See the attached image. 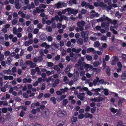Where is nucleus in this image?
<instances>
[{
  "label": "nucleus",
  "instance_id": "1",
  "mask_svg": "<svg viewBox=\"0 0 126 126\" xmlns=\"http://www.w3.org/2000/svg\"><path fill=\"white\" fill-rule=\"evenodd\" d=\"M89 32L88 31H82L81 33V37L84 38V42H87L89 37Z\"/></svg>",
  "mask_w": 126,
  "mask_h": 126
},
{
  "label": "nucleus",
  "instance_id": "2",
  "mask_svg": "<svg viewBox=\"0 0 126 126\" xmlns=\"http://www.w3.org/2000/svg\"><path fill=\"white\" fill-rule=\"evenodd\" d=\"M85 24V22L82 20L81 21H79L77 23V26L79 27L80 31H82L83 30L84 28L83 26H84Z\"/></svg>",
  "mask_w": 126,
  "mask_h": 126
},
{
  "label": "nucleus",
  "instance_id": "3",
  "mask_svg": "<svg viewBox=\"0 0 126 126\" xmlns=\"http://www.w3.org/2000/svg\"><path fill=\"white\" fill-rule=\"evenodd\" d=\"M109 26V23H106V22H103L101 24V27L102 28H103L105 27V29L107 30V29L108 30H109L108 28Z\"/></svg>",
  "mask_w": 126,
  "mask_h": 126
},
{
  "label": "nucleus",
  "instance_id": "4",
  "mask_svg": "<svg viewBox=\"0 0 126 126\" xmlns=\"http://www.w3.org/2000/svg\"><path fill=\"white\" fill-rule=\"evenodd\" d=\"M70 11H69V15H71V14H73L74 15H76L78 13V10H75L74 9H72L71 8H69Z\"/></svg>",
  "mask_w": 126,
  "mask_h": 126
},
{
  "label": "nucleus",
  "instance_id": "5",
  "mask_svg": "<svg viewBox=\"0 0 126 126\" xmlns=\"http://www.w3.org/2000/svg\"><path fill=\"white\" fill-rule=\"evenodd\" d=\"M106 19L108 20V22L110 24H113L114 25H115L117 23V21L116 20H114L113 21H112L111 19H110L108 17H107L106 18Z\"/></svg>",
  "mask_w": 126,
  "mask_h": 126
},
{
  "label": "nucleus",
  "instance_id": "6",
  "mask_svg": "<svg viewBox=\"0 0 126 126\" xmlns=\"http://www.w3.org/2000/svg\"><path fill=\"white\" fill-rule=\"evenodd\" d=\"M102 61L101 58L99 59L98 61L94 62L93 63L94 66V67H97L98 65H100Z\"/></svg>",
  "mask_w": 126,
  "mask_h": 126
},
{
  "label": "nucleus",
  "instance_id": "7",
  "mask_svg": "<svg viewBox=\"0 0 126 126\" xmlns=\"http://www.w3.org/2000/svg\"><path fill=\"white\" fill-rule=\"evenodd\" d=\"M57 115L58 117H62L65 115L63 111H59L58 112Z\"/></svg>",
  "mask_w": 126,
  "mask_h": 126
},
{
  "label": "nucleus",
  "instance_id": "8",
  "mask_svg": "<svg viewBox=\"0 0 126 126\" xmlns=\"http://www.w3.org/2000/svg\"><path fill=\"white\" fill-rule=\"evenodd\" d=\"M84 117L85 118H89L92 119L93 118L92 115L89 113L86 112L84 114Z\"/></svg>",
  "mask_w": 126,
  "mask_h": 126
},
{
  "label": "nucleus",
  "instance_id": "9",
  "mask_svg": "<svg viewBox=\"0 0 126 126\" xmlns=\"http://www.w3.org/2000/svg\"><path fill=\"white\" fill-rule=\"evenodd\" d=\"M15 8L16 9H18L20 8L21 6L18 1L16 0L15 2Z\"/></svg>",
  "mask_w": 126,
  "mask_h": 126
},
{
  "label": "nucleus",
  "instance_id": "10",
  "mask_svg": "<svg viewBox=\"0 0 126 126\" xmlns=\"http://www.w3.org/2000/svg\"><path fill=\"white\" fill-rule=\"evenodd\" d=\"M84 41V39L81 38H79L77 40V43L78 44H79L80 45H82L83 44Z\"/></svg>",
  "mask_w": 126,
  "mask_h": 126
},
{
  "label": "nucleus",
  "instance_id": "11",
  "mask_svg": "<svg viewBox=\"0 0 126 126\" xmlns=\"http://www.w3.org/2000/svg\"><path fill=\"white\" fill-rule=\"evenodd\" d=\"M121 79L125 80L126 79V71L123 72L121 76Z\"/></svg>",
  "mask_w": 126,
  "mask_h": 126
},
{
  "label": "nucleus",
  "instance_id": "12",
  "mask_svg": "<svg viewBox=\"0 0 126 126\" xmlns=\"http://www.w3.org/2000/svg\"><path fill=\"white\" fill-rule=\"evenodd\" d=\"M84 94V93H79V94H78L77 95V97L80 99L82 101L83 100L84 98V96L83 97H82L81 96L82 95H83Z\"/></svg>",
  "mask_w": 126,
  "mask_h": 126
},
{
  "label": "nucleus",
  "instance_id": "13",
  "mask_svg": "<svg viewBox=\"0 0 126 126\" xmlns=\"http://www.w3.org/2000/svg\"><path fill=\"white\" fill-rule=\"evenodd\" d=\"M77 121V118L74 117L73 116H72L71 118V121L72 124L75 123Z\"/></svg>",
  "mask_w": 126,
  "mask_h": 126
},
{
  "label": "nucleus",
  "instance_id": "14",
  "mask_svg": "<svg viewBox=\"0 0 126 126\" xmlns=\"http://www.w3.org/2000/svg\"><path fill=\"white\" fill-rule=\"evenodd\" d=\"M32 81V79L30 78L27 79L26 78H25L23 80V81L24 83L26 82L30 83Z\"/></svg>",
  "mask_w": 126,
  "mask_h": 126
},
{
  "label": "nucleus",
  "instance_id": "15",
  "mask_svg": "<svg viewBox=\"0 0 126 126\" xmlns=\"http://www.w3.org/2000/svg\"><path fill=\"white\" fill-rule=\"evenodd\" d=\"M49 114V111L48 109L45 110L43 113V115L44 116L45 115L46 116H48Z\"/></svg>",
  "mask_w": 126,
  "mask_h": 126
},
{
  "label": "nucleus",
  "instance_id": "16",
  "mask_svg": "<svg viewBox=\"0 0 126 126\" xmlns=\"http://www.w3.org/2000/svg\"><path fill=\"white\" fill-rule=\"evenodd\" d=\"M110 71L111 69L110 68L109 66H108L106 69V72L108 76H110Z\"/></svg>",
  "mask_w": 126,
  "mask_h": 126
},
{
  "label": "nucleus",
  "instance_id": "17",
  "mask_svg": "<svg viewBox=\"0 0 126 126\" xmlns=\"http://www.w3.org/2000/svg\"><path fill=\"white\" fill-rule=\"evenodd\" d=\"M69 4L70 6H72L73 4H76L77 1L76 0H69Z\"/></svg>",
  "mask_w": 126,
  "mask_h": 126
},
{
  "label": "nucleus",
  "instance_id": "18",
  "mask_svg": "<svg viewBox=\"0 0 126 126\" xmlns=\"http://www.w3.org/2000/svg\"><path fill=\"white\" fill-rule=\"evenodd\" d=\"M107 17H108L107 16L105 17V15H103V16L99 18L100 21V22H103V21H108V20L106 19V18Z\"/></svg>",
  "mask_w": 126,
  "mask_h": 126
},
{
  "label": "nucleus",
  "instance_id": "19",
  "mask_svg": "<svg viewBox=\"0 0 126 126\" xmlns=\"http://www.w3.org/2000/svg\"><path fill=\"white\" fill-rule=\"evenodd\" d=\"M60 90L62 94H64L68 91V89L67 87H65L64 89H60Z\"/></svg>",
  "mask_w": 126,
  "mask_h": 126
},
{
  "label": "nucleus",
  "instance_id": "20",
  "mask_svg": "<svg viewBox=\"0 0 126 126\" xmlns=\"http://www.w3.org/2000/svg\"><path fill=\"white\" fill-rule=\"evenodd\" d=\"M82 66L83 67H85L87 69L90 68V65L88 64H86L85 62H83Z\"/></svg>",
  "mask_w": 126,
  "mask_h": 126
},
{
  "label": "nucleus",
  "instance_id": "21",
  "mask_svg": "<svg viewBox=\"0 0 126 126\" xmlns=\"http://www.w3.org/2000/svg\"><path fill=\"white\" fill-rule=\"evenodd\" d=\"M124 99H119L118 102V105L120 107H121L122 105V103L124 100Z\"/></svg>",
  "mask_w": 126,
  "mask_h": 126
},
{
  "label": "nucleus",
  "instance_id": "22",
  "mask_svg": "<svg viewBox=\"0 0 126 126\" xmlns=\"http://www.w3.org/2000/svg\"><path fill=\"white\" fill-rule=\"evenodd\" d=\"M12 61V60L11 57H9L8 58L6 61V64L8 65H10L11 64V63Z\"/></svg>",
  "mask_w": 126,
  "mask_h": 126
},
{
  "label": "nucleus",
  "instance_id": "23",
  "mask_svg": "<svg viewBox=\"0 0 126 126\" xmlns=\"http://www.w3.org/2000/svg\"><path fill=\"white\" fill-rule=\"evenodd\" d=\"M50 101L52 102V103L54 104H55L56 103V99L54 97H51L50 99Z\"/></svg>",
  "mask_w": 126,
  "mask_h": 126
},
{
  "label": "nucleus",
  "instance_id": "24",
  "mask_svg": "<svg viewBox=\"0 0 126 126\" xmlns=\"http://www.w3.org/2000/svg\"><path fill=\"white\" fill-rule=\"evenodd\" d=\"M63 3H59L56 5V7L57 8L59 9L62 7V6L63 5Z\"/></svg>",
  "mask_w": 126,
  "mask_h": 126
},
{
  "label": "nucleus",
  "instance_id": "25",
  "mask_svg": "<svg viewBox=\"0 0 126 126\" xmlns=\"http://www.w3.org/2000/svg\"><path fill=\"white\" fill-rule=\"evenodd\" d=\"M18 21L17 19L16 18L13 19L12 21V24L13 25H15L17 23Z\"/></svg>",
  "mask_w": 126,
  "mask_h": 126
},
{
  "label": "nucleus",
  "instance_id": "26",
  "mask_svg": "<svg viewBox=\"0 0 126 126\" xmlns=\"http://www.w3.org/2000/svg\"><path fill=\"white\" fill-rule=\"evenodd\" d=\"M100 45V43L98 41H96L94 44V46L95 47H98Z\"/></svg>",
  "mask_w": 126,
  "mask_h": 126
},
{
  "label": "nucleus",
  "instance_id": "27",
  "mask_svg": "<svg viewBox=\"0 0 126 126\" xmlns=\"http://www.w3.org/2000/svg\"><path fill=\"white\" fill-rule=\"evenodd\" d=\"M70 11V9L69 8L66 9L64 10H63L62 11L63 14H65L67 12H68V14L69 15L70 14L69 13V11Z\"/></svg>",
  "mask_w": 126,
  "mask_h": 126
},
{
  "label": "nucleus",
  "instance_id": "28",
  "mask_svg": "<svg viewBox=\"0 0 126 126\" xmlns=\"http://www.w3.org/2000/svg\"><path fill=\"white\" fill-rule=\"evenodd\" d=\"M47 39V36L46 34L42 35H41V39L45 40Z\"/></svg>",
  "mask_w": 126,
  "mask_h": 126
},
{
  "label": "nucleus",
  "instance_id": "29",
  "mask_svg": "<svg viewBox=\"0 0 126 126\" xmlns=\"http://www.w3.org/2000/svg\"><path fill=\"white\" fill-rule=\"evenodd\" d=\"M87 52L88 53H89L90 52H93L94 50L93 48H88L87 49Z\"/></svg>",
  "mask_w": 126,
  "mask_h": 126
},
{
  "label": "nucleus",
  "instance_id": "30",
  "mask_svg": "<svg viewBox=\"0 0 126 126\" xmlns=\"http://www.w3.org/2000/svg\"><path fill=\"white\" fill-rule=\"evenodd\" d=\"M111 111L114 114L116 112L118 111V110L117 109H115L114 108H111Z\"/></svg>",
  "mask_w": 126,
  "mask_h": 126
},
{
  "label": "nucleus",
  "instance_id": "31",
  "mask_svg": "<svg viewBox=\"0 0 126 126\" xmlns=\"http://www.w3.org/2000/svg\"><path fill=\"white\" fill-rule=\"evenodd\" d=\"M104 99V98L103 97H101L99 96L98 97H97V102H100L102 101Z\"/></svg>",
  "mask_w": 126,
  "mask_h": 126
},
{
  "label": "nucleus",
  "instance_id": "32",
  "mask_svg": "<svg viewBox=\"0 0 126 126\" xmlns=\"http://www.w3.org/2000/svg\"><path fill=\"white\" fill-rule=\"evenodd\" d=\"M68 103V101L66 99H64L63 101V105L65 106Z\"/></svg>",
  "mask_w": 126,
  "mask_h": 126
},
{
  "label": "nucleus",
  "instance_id": "33",
  "mask_svg": "<svg viewBox=\"0 0 126 126\" xmlns=\"http://www.w3.org/2000/svg\"><path fill=\"white\" fill-rule=\"evenodd\" d=\"M104 94L106 96L108 95L109 94L108 89H104Z\"/></svg>",
  "mask_w": 126,
  "mask_h": 126
},
{
  "label": "nucleus",
  "instance_id": "34",
  "mask_svg": "<svg viewBox=\"0 0 126 126\" xmlns=\"http://www.w3.org/2000/svg\"><path fill=\"white\" fill-rule=\"evenodd\" d=\"M13 33L14 34H17V31L16 28V27H14L13 28Z\"/></svg>",
  "mask_w": 126,
  "mask_h": 126
},
{
  "label": "nucleus",
  "instance_id": "35",
  "mask_svg": "<svg viewBox=\"0 0 126 126\" xmlns=\"http://www.w3.org/2000/svg\"><path fill=\"white\" fill-rule=\"evenodd\" d=\"M117 126H124L123 123L122 121H119L117 123Z\"/></svg>",
  "mask_w": 126,
  "mask_h": 126
},
{
  "label": "nucleus",
  "instance_id": "36",
  "mask_svg": "<svg viewBox=\"0 0 126 126\" xmlns=\"http://www.w3.org/2000/svg\"><path fill=\"white\" fill-rule=\"evenodd\" d=\"M36 66V64L35 63L31 62V64H30V67L31 68H34Z\"/></svg>",
  "mask_w": 126,
  "mask_h": 126
},
{
  "label": "nucleus",
  "instance_id": "37",
  "mask_svg": "<svg viewBox=\"0 0 126 126\" xmlns=\"http://www.w3.org/2000/svg\"><path fill=\"white\" fill-rule=\"evenodd\" d=\"M46 88V84L44 83H43L42 84V87L41 88V89L42 90H44Z\"/></svg>",
  "mask_w": 126,
  "mask_h": 126
},
{
  "label": "nucleus",
  "instance_id": "38",
  "mask_svg": "<svg viewBox=\"0 0 126 126\" xmlns=\"http://www.w3.org/2000/svg\"><path fill=\"white\" fill-rule=\"evenodd\" d=\"M100 6L106 8L107 7V5L106 4L104 3L103 2H101L100 4Z\"/></svg>",
  "mask_w": 126,
  "mask_h": 126
},
{
  "label": "nucleus",
  "instance_id": "39",
  "mask_svg": "<svg viewBox=\"0 0 126 126\" xmlns=\"http://www.w3.org/2000/svg\"><path fill=\"white\" fill-rule=\"evenodd\" d=\"M96 108L95 106L93 108H92L91 109V112L93 114L94 113L96 110Z\"/></svg>",
  "mask_w": 126,
  "mask_h": 126
},
{
  "label": "nucleus",
  "instance_id": "40",
  "mask_svg": "<svg viewBox=\"0 0 126 126\" xmlns=\"http://www.w3.org/2000/svg\"><path fill=\"white\" fill-rule=\"evenodd\" d=\"M86 58L87 60L89 61H91L92 60V56L89 55L86 56Z\"/></svg>",
  "mask_w": 126,
  "mask_h": 126
},
{
  "label": "nucleus",
  "instance_id": "41",
  "mask_svg": "<svg viewBox=\"0 0 126 126\" xmlns=\"http://www.w3.org/2000/svg\"><path fill=\"white\" fill-rule=\"evenodd\" d=\"M22 66V69L23 70H25L26 68V67H27V64L25 63H24L23 64Z\"/></svg>",
  "mask_w": 126,
  "mask_h": 126
},
{
  "label": "nucleus",
  "instance_id": "42",
  "mask_svg": "<svg viewBox=\"0 0 126 126\" xmlns=\"http://www.w3.org/2000/svg\"><path fill=\"white\" fill-rule=\"evenodd\" d=\"M60 55H57L56 56L54 57V59L55 60L57 61L58 60L60 59Z\"/></svg>",
  "mask_w": 126,
  "mask_h": 126
},
{
  "label": "nucleus",
  "instance_id": "43",
  "mask_svg": "<svg viewBox=\"0 0 126 126\" xmlns=\"http://www.w3.org/2000/svg\"><path fill=\"white\" fill-rule=\"evenodd\" d=\"M4 71H6V72H4V73H6L7 74H10L11 72V70L9 69L7 70H5Z\"/></svg>",
  "mask_w": 126,
  "mask_h": 126
},
{
  "label": "nucleus",
  "instance_id": "44",
  "mask_svg": "<svg viewBox=\"0 0 126 126\" xmlns=\"http://www.w3.org/2000/svg\"><path fill=\"white\" fill-rule=\"evenodd\" d=\"M47 40H48V41L49 42H51L53 40L52 37L50 36H48V37H47Z\"/></svg>",
  "mask_w": 126,
  "mask_h": 126
},
{
  "label": "nucleus",
  "instance_id": "45",
  "mask_svg": "<svg viewBox=\"0 0 126 126\" xmlns=\"http://www.w3.org/2000/svg\"><path fill=\"white\" fill-rule=\"evenodd\" d=\"M2 111L3 113H5L7 111V109L5 107L3 108H2Z\"/></svg>",
  "mask_w": 126,
  "mask_h": 126
},
{
  "label": "nucleus",
  "instance_id": "46",
  "mask_svg": "<svg viewBox=\"0 0 126 126\" xmlns=\"http://www.w3.org/2000/svg\"><path fill=\"white\" fill-rule=\"evenodd\" d=\"M38 60L39 62L42 61L43 60V58L42 55H40L38 57Z\"/></svg>",
  "mask_w": 126,
  "mask_h": 126
},
{
  "label": "nucleus",
  "instance_id": "47",
  "mask_svg": "<svg viewBox=\"0 0 126 126\" xmlns=\"http://www.w3.org/2000/svg\"><path fill=\"white\" fill-rule=\"evenodd\" d=\"M33 49V48L32 47L30 46L29 47L27 48V50L29 52L31 51Z\"/></svg>",
  "mask_w": 126,
  "mask_h": 126
},
{
  "label": "nucleus",
  "instance_id": "48",
  "mask_svg": "<svg viewBox=\"0 0 126 126\" xmlns=\"http://www.w3.org/2000/svg\"><path fill=\"white\" fill-rule=\"evenodd\" d=\"M39 32V30L37 29H35L33 31V33L34 34H37Z\"/></svg>",
  "mask_w": 126,
  "mask_h": 126
},
{
  "label": "nucleus",
  "instance_id": "49",
  "mask_svg": "<svg viewBox=\"0 0 126 126\" xmlns=\"http://www.w3.org/2000/svg\"><path fill=\"white\" fill-rule=\"evenodd\" d=\"M35 70L34 69H32L31 71V75L32 76L34 75L35 73Z\"/></svg>",
  "mask_w": 126,
  "mask_h": 126
},
{
  "label": "nucleus",
  "instance_id": "50",
  "mask_svg": "<svg viewBox=\"0 0 126 126\" xmlns=\"http://www.w3.org/2000/svg\"><path fill=\"white\" fill-rule=\"evenodd\" d=\"M87 12L86 10L85 9H82L80 12L81 14H84Z\"/></svg>",
  "mask_w": 126,
  "mask_h": 126
},
{
  "label": "nucleus",
  "instance_id": "51",
  "mask_svg": "<svg viewBox=\"0 0 126 126\" xmlns=\"http://www.w3.org/2000/svg\"><path fill=\"white\" fill-rule=\"evenodd\" d=\"M78 118L80 119H82L84 117V115L83 114H80L78 115Z\"/></svg>",
  "mask_w": 126,
  "mask_h": 126
},
{
  "label": "nucleus",
  "instance_id": "52",
  "mask_svg": "<svg viewBox=\"0 0 126 126\" xmlns=\"http://www.w3.org/2000/svg\"><path fill=\"white\" fill-rule=\"evenodd\" d=\"M70 71V69L67 67L64 70V71L66 74H67Z\"/></svg>",
  "mask_w": 126,
  "mask_h": 126
},
{
  "label": "nucleus",
  "instance_id": "53",
  "mask_svg": "<svg viewBox=\"0 0 126 126\" xmlns=\"http://www.w3.org/2000/svg\"><path fill=\"white\" fill-rule=\"evenodd\" d=\"M12 71L13 73H15L16 71V66H14L12 69Z\"/></svg>",
  "mask_w": 126,
  "mask_h": 126
},
{
  "label": "nucleus",
  "instance_id": "54",
  "mask_svg": "<svg viewBox=\"0 0 126 126\" xmlns=\"http://www.w3.org/2000/svg\"><path fill=\"white\" fill-rule=\"evenodd\" d=\"M101 89L100 88H97V89H94L93 90L94 91L96 92H100Z\"/></svg>",
  "mask_w": 126,
  "mask_h": 126
},
{
  "label": "nucleus",
  "instance_id": "55",
  "mask_svg": "<svg viewBox=\"0 0 126 126\" xmlns=\"http://www.w3.org/2000/svg\"><path fill=\"white\" fill-rule=\"evenodd\" d=\"M43 94L42 93L39 94L37 97L38 99H40L43 96Z\"/></svg>",
  "mask_w": 126,
  "mask_h": 126
},
{
  "label": "nucleus",
  "instance_id": "56",
  "mask_svg": "<svg viewBox=\"0 0 126 126\" xmlns=\"http://www.w3.org/2000/svg\"><path fill=\"white\" fill-rule=\"evenodd\" d=\"M10 53V52L8 51H7L4 52V55L6 56L9 55Z\"/></svg>",
  "mask_w": 126,
  "mask_h": 126
},
{
  "label": "nucleus",
  "instance_id": "57",
  "mask_svg": "<svg viewBox=\"0 0 126 126\" xmlns=\"http://www.w3.org/2000/svg\"><path fill=\"white\" fill-rule=\"evenodd\" d=\"M47 64H48V66L50 67H52L53 64V63L51 62H48L47 63Z\"/></svg>",
  "mask_w": 126,
  "mask_h": 126
},
{
  "label": "nucleus",
  "instance_id": "58",
  "mask_svg": "<svg viewBox=\"0 0 126 126\" xmlns=\"http://www.w3.org/2000/svg\"><path fill=\"white\" fill-rule=\"evenodd\" d=\"M87 3L85 1H82L81 4V5L82 7H83L85 6Z\"/></svg>",
  "mask_w": 126,
  "mask_h": 126
},
{
  "label": "nucleus",
  "instance_id": "59",
  "mask_svg": "<svg viewBox=\"0 0 126 126\" xmlns=\"http://www.w3.org/2000/svg\"><path fill=\"white\" fill-rule=\"evenodd\" d=\"M43 26L42 24L41 23H39L37 25V27L39 29H41L43 27Z\"/></svg>",
  "mask_w": 126,
  "mask_h": 126
},
{
  "label": "nucleus",
  "instance_id": "60",
  "mask_svg": "<svg viewBox=\"0 0 126 126\" xmlns=\"http://www.w3.org/2000/svg\"><path fill=\"white\" fill-rule=\"evenodd\" d=\"M66 53V50H64L61 52V55L62 56H65Z\"/></svg>",
  "mask_w": 126,
  "mask_h": 126
},
{
  "label": "nucleus",
  "instance_id": "61",
  "mask_svg": "<svg viewBox=\"0 0 126 126\" xmlns=\"http://www.w3.org/2000/svg\"><path fill=\"white\" fill-rule=\"evenodd\" d=\"M25 114V112H24L22 110L20 112L19 114V116L21 117H23L24 116V114Z\"/></svg>",
  "mask_w": 126,
  "mask_h": 126
},
{
  "label": "nucleus",
  "instance_id": "62",
  "mask_svg": "<svg viewBox=\"0 0 126 126\" xmlns=\"http://www.w3.org/2000/svg\"><path fill=\"white\" fill-rule=\"evenodd\" d=\"M57 124H58L57 125V126H63V125H64L65 124L64 123L63 121H62V123H60L59 124L57 123Z\"/></svg>",
  "mask_w": 126,
  "mask_h": 126
},
{
  "label": "nucleus",
  "instance_id": "63",
  "mask_svg": "<svg viewBox=\"0 0 126 126\" xmlns=\"http://www.w3.org/2000/svg\"><path fill=\"white\" fill-rule=\"evenodd\" d=\"M66 59L69 62L71 60V58L69 56H67L66 57Z\"/></svg>",
  "mask_w": 126,
  "mask_h": 126
},
{
  "label": "nucleus",
  "instance_id": "64",
  "mask_svg": "<svg viewBox=\"0 0 126 126\" xmlns=\"http://www.w3.org/2000/svg\"><path fill=\"white\" fill-rule=\"evenodd\" d=\"M117 62L115 60H113L111 62V63L112 65H115L116 64Z\"/></svg>",
  "mask_w": 126,
  "mask_h": 126
}]
</instances>
